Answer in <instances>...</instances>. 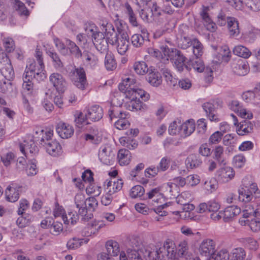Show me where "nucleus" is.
<instances>
[{"label":"nucleus","instance_id":"nucleus-53","mask_svg":"<svg viewBox=\"0 0 260 260\" xmlns=\"http://www.w3.org/2000/svg\"><path fill=\"white\" fill-rule=\"evenodd\" d=\"M223 133L216 131L212 134L209 139V144L211 145L218 144L221 140Z\"/></svg>","mask_w":260,"mask_h":260},{"label":"nucleus","instance_id":"nucleus-48","mask_svg":"<svg viewBox=\"0 0 260 260\" xmlns=\"http://www.w3.org/2000/svg\"><path fill=\"white\" fill-rule=\"evenodd\" d=\"M15 158V154L11 152L3 155L0 157V159L6 167L9 166L12 162L14 161Z\"/></svg>","mask_w":260,"mask_h":260},{"label":"nucleus","instance_id":"nucleus-31","mask_svg":"<svg viewBox=\"0 0 260 260\" xmlns=\"http://www.w3.org/2000/svg\"><path fill=\"white\" fill-rule=\"evenodd\" d=\"M148 81L152 86L157 87L161 83V77L158 72L151 71L148 74Z\"/></svg>","mask_w":260,"mask_h":260},{"label":"nucleus","instance_id":"nucleus-23","mask_svg":"<svg viewBox=\"0 0 260 260\" xmlns=\"http://www.w3.org/2000/svg\"><path fill=\"white\" fill-rule=\"evenodd\" d=\"M253 129V123L247 120L240 122L237 126V132L239 135L244 136L252 132Z\"/></svg>","mask_w":260,"mask_h":260},{"label":"nucleus","instance_id":"nucleus-11","mask_svg":"<svg viewBox=\"0 0 260 260\" xmlns=\"http://www.w3.org/2000/svg\"><path fill=\"white\" fill-rule=\"evenodd\" d=\"M99 157L103 164L107 165H112L114 154L111 146L108 144L102 146L99 150Z\"/></svg>","mask_w":260,"mask_h":260},{"label":"nucleus","instance_id":"nucleus-24","mask_svg":"<svg viewBox=\"0 0 260 260\" xmlns=\"http://www.w3.org/2000/svg\"><path fill=\"white\" fill-rule=\"evenodd\" d=\"M35 138L39 143L43 146V144L46 143L47 141L52 140L51 137L53 136V131H44L43 129H38L35 132Z\"/></svg>","mask_w":260,"mask_h":260},{"label":"nucleus","instance_id":"nucleus-49","mask_svg":"<svg viewBox=\"0 0 260 260\" xmlns=\"http://www.w3.org/2000/svg\"><path fill=\"white\" fill-rule=\"evenodd\" d=\"M191 66L193 70L199 73L205 70V65L203 61L199 58H196L192 61Z\"/></svg>","mask_w":260,"mask_h":260},{"label":"nucleus","instance_id":"nucleus-54","mask_svg":"<svg viewBox=\"0 0 260 260\" xmlns=\"http://www.w3.org/2000/svg\"><path fill=\"white\" fill-rule=\"evenodd\" d=\"M192 199L191 193L189 191L182 192L179 197V201L181 202V204L186 205Z\"/></svg>","mask_w":260,"mask_h":260},{"label":"nucleus","instance_id":"nucleus-36","mask_svg":"<svg viewBox=\"0 0 260 260\" xmlns=\"http://www.w3.org/2000/svg\"><path fill=\"white\" fill-rule=\"evenodd\" d=\"M207 260H230V258L228 250L223 249L216 253H214Z\"/></svg>","mask_w":260,"mask_h":260},{"label":"nucleus","instance_id":"nucleus-47","mask_svg":"<svg viewBox=\"0 0 260 260\" xmlns=\"http://www.w3.org/2000/svg\"><path fill=\"white\" fill-rule=\"evenodd\" d=\"M87 117L88 116L86 114L84 115L83 113H80L75 119L76 125L79 128H82L84 125L88 124L89 122L87 120Z\"/></svg>","mask_w":260,"mask_h":260},{"label":"nucleus","instance_id":"nucleus-39","mask_svg":"<svg viewBox=\"0 0 260 260\" xmlns=\"http://www.w3.org/2000/svg\"><path fill=\"white\" fill-rule=\"evenodd\" d=\"M169 133L171 135L180 134L181 136V123L180 121H174L169 127Z\"/></svg>","mask_w":260,"mask_h":260},{"label":"nucleus","instance_id":"nucleus-30","mask_svg":"<svg viewBox=\"0 0 260 260\" xmlns=\"http://www.w3.org/2000/svg\"><path fill=\"white\" fill-rule=\"evenodd\" d=\"M12 3L14 5V9L21 16L27 17L29 15L28 10L22 2L19 0H12Z\"/></svg>","mask_w":260,"mask_h":260},{"label":"nucleus","instance_id":"nucleus-55","mask_svg":"<svg viewBox=\"0 0 260 260\" xmlns=\"http://www.w3.org/2000/svg\"><path fill=\"white\" fill-rule=\"evenodd\" d=\"M3 44L6 51L7 52H12L15 49L14 40L11 38H5L3 39Z\"/></svg>","mask_w":260,"mask_h":260},{"label":"nucleus","instance_id":"nucleus-61","mask_svg":"<svg viewBox=\"0 0 260 260\" xmlns=\"http://www.w3.org/2000/svg\"><path fill=\"white\" fill-rule=\"evenodd\" d=\"M105 66L108 71H113L114 67V56L111 53H107L105 57Z\"/></svg>","mask_w":260,"mask_h":260},{"label":"nucleus","instance_id":"nucleus-63","mask_svg":"<svg viewBox=\"0 0 260 260\" xmlns=\"http://www.w3.org/2000/svg\"><path fill=\"white\" fill-rule=\"evenodd\" d=\"M220 53L222 56L221 61L228 62L231 57V53L229 47L226 46L222 47Z\"/></svg>","mask_w":260,"mask_h":260},{"label":"nucleus","instance_id":"nucleus-56","mask_svg":"<svg viewBox=\"0 0 260 260\" xmlns=\"http://www.w3.org/2000/svg\"><path fill=\"white\" fill-rule=\"evenodd\" d=\"M75 204L77 208L80 210V209L83 208L86 199L84 195L82 193H78L75 197Z\"/></svg>","mask_w":260,"mask_h":260},{"label":"nucleus","instance_id":"nucleus-17","mask_svg":"<svg viewBox=\"0 0 260 260\" xmlns=\"http://www.w3.org/2000/svg\"><path fill=\"white\" fill-rule=\"evenodd\" d=\"M160 49L162 53L161 55V59L164 62L168 61L169 59L173 60L180 52L178 49L170 48L167 46H162Z\"/></svg>","mask_w":260,"mask_h":260},{"label":"nucleus","instance_id":"nucleus-10","mask_svg":"<svg viewBox=\"0 0 260 260\" xmlns=\"http://www.w3.org/2000/svg\"><path fill=\"white\" fill-rule=\"evenodd\" d=\"M49 80L59 93H62L66 90L67 83L61 75L52 73L49 77Z\"/></svg>","mask_w":260,"mask_h":260},{"label":"nucleus","instance_id":"nucleus-26","mask_svg":"<svg viewBox=\"0 0 260 260\" xmlns=\"http://www.w3.org/2000/svg\"><path fill=\"white\" fill-rule=\"evenodd\" d=\"M195 122L193 119H189L184 123H181V136H190L195 130Z\"/></svg>","mask_w":260,"mask_h":260},{"label":"nucleus","instance_id":"nucleus-34","mask_svg":"<svg viewBox=\"0 0 260 260\" xmlns=\"http://www.w3.org/2000/svg\"><path fill=\"white\" fill-rule=\"evenodd\" d=\"M135 72L140 75H144L148 72L147 64L144 61H137L133 65Z\"/></svg>","mask_w":260,"mask_h":260},{"label":"nucleus","instance_id":"nucleus-59","mask_svg":"<svg viewBox=\"0 0 260 260\" xmlns=\"http://www.w3.org/2000/svg\"><path fill=\"white\" fill-rule=\"evenodd\" d=\"M82 239L73 238L68 241L67 246L69 249H74L81 246Z\"/></svg>","mask_w":260,"mask_h":260},{"label":"nucleus","instance_id":"nucleus-8","mask_svg":"<svg viewBox=\"0 0 260 260\" xmlns=\"http://www.w3.org/2000/svg\"><path fill=\"white\" fill-rule=\"evenodd\" d=\"M0 72L4 77L9 80H11L14 75L10 59L4 52L0 53Z\"/></svg>","mask_w":260,"mask_h":260},{"label":"nucleus","instance_id":"nucleus-46","mask_svg":"<svg viewBox=\"0 0 260 260\" xmlns=\"http://www.w3.org/2000/svg\"><path fill=\"white\" fill-rule=\"evenodd\" d=\"M214 157L220 164H222L224 160L222 159L224 154V148L222 146H216L214 150Z\"/></svg>","mask_w":260,"mask_h":260},{"label":"nucleus","instance_id":"nucleus-35","mask_svg":"<svg viewBox=\"0 0 260 260\" xmlns=\"http://www.w3.org/2000/svg\"><path fill=\"white\" fill-rule=\"evenodd\" d=\"M161 71L166 81L170 86H174L177 84L178 80L173 77L169 69L168 68H162Z\"/></svg>","mask_w":260,"mask_h":260},{"label":"nucleus","instance_id":"nucleus-44","mask_svg":"<svg viewBox=\"0 0 260 260\" xmlns=\"http://www.w3.org/2000/svg\"><path fill=\"white\" fill-rule=\"evenodd\" d=\"M153 13V17H159L161 15L162 12H165L169 14L173 13V11L170 9L166 8L165 10H161L159 7L157 5L156 3H153L152 6L150 9Z\"/></svg>","mask_w":260,"mask_h":260},{"label":"nucleus","instance_id":"nucleus-51","mask_svg":"<svg viewBox=\"0 0 260 260\" xmlns=\"http://www.w3.org/2000/svg\"><path fill=\"white\" fill-rule=\"evenodd\" d=\"M243 243L251 250H256L258 248V245L257 241L253 238L247 237L243 239Z\"/></svg>","mask_w":260,"mask_h":260},{"label":"nucleus","instance_id":"nucleus-42","mask_svg":"<svg viewBox=\"0 0 260 260\" xmlns=\"http://www.w3.org/2000/svg\"><path fill=\"white\" fill-rule=\"evenodd\" d=\"M243 4L244 7L246 6L252 11L257 12L260 10V0H245L244 4Z\"/></svg>","mask_w":260,"mask_h":260},{"label":"nucleus","instance_id":"nucleus-9","mask_svg":"<svg viewBox=\"0 0 260 260\" xmlns=\"http://www.w3.org/2000/svg\"><path fill=\"white\" fill-rule=\"evenodd\" d=\"M210 8L209 6H202L200 15L207 29L211 32L215 31L217 29L216 24L212 21L209 12Z\"/></svg>","mask_w":260,"mask_h":260},{"label":"nucleus","instance_id":"nucleus-7","mask_svg":"<svg viewBox=\"0 0 260 260\" xmlns=\"http://www.w3.org/2000/svg\"><path fill=\"white\" fill-rule=\"evenodd\" d=\"M71 78L75 86L79 89L84 90L87 85L86 74L82 67L75 68L71 72Z\"/></svg>","mask_w":260,"mask_h":260},{"label":"nucleus","instance_id":"nucleus-3","mask_svg":"<svg viewBox=\"0 0 260 260\" xmlns=\"http://www.w3.org/2000/svg\"><path fill=\"white\" fill-rule=\"evenodd\" d=\"M115 26L116 28V31L115 30L116 38L115 45L118 53L122 55L127 50L129 43L126 25L122 20L118 18L115 20Z\"/></svg>","mask_w":260,"mask_h":260},{"label":"nucleus","instance_id":"nucleus-40","mask_svg":"<svg viewBox=\"0 0 260 260\" xmlns=\"http://www.w3.org/2000/svg\"><path fill=\"white\" fill-rule=\"evenodd\" d=\"M174 66L175 68L179 71L182 72L185 67L184 62L185 61V57L183 54L180 52L179 54L174 58Z\"/></svg>","mask_w":260,"mask_h":260},{"label":"nucleus","instance_id":"nucleus-16","mask_svg":"<svg viewBox=\"0 0 260 260\" xmlns=\"http://www.w3.org/2000/svg\"><path fill=\"white\" fill-rule=\"evenodd\" d=\"M87 35L91 36L92 41L95 46H98L99 45H103L105 43L104 35L100 31H97V29L95 27H87L85 29Z\"/></svg>","mask_w":260,"mask_h":260},{"label":"nucleus","instance_id":"nucleus-13","mask_svg":"<svg viewBox=\"0 0 260 260\" xmlns=\"http://www.w3.org/2000/svg\"><path fill=\"white\" fill-rule=\"evenodd\" d=\"M215 242L209 239L203 240L200 244L199 251L200 254L205 256H212L215 251Z\"/></svg>","mask_w":260,"mask_h":260},{"label":"nucleus","instance_id":"nucleus-43","mask_svg":"<svg viewBox=\"0 0 260 260\" xmlns=\"http://www.w3.org/2000/svg\"><path fill=\"white\" fill-rule=\"evenodd\" d=\"M145 189L141 185H136L132 188L129 195L132 198H140L143 196Z\"/></svg>","mask_w":260,"mask_h":260},{"label":"nucleus","instance_id":"nucleus-37","mask_svg":"<svg viewBox=\"0 0 260 260\" xmlns=\"http://www.w3.org/2000/svg\"><path fill=\"white\" fill-rule=\"evenodd\" d=\"M48 55L51 58L54 68L57 70H60L63 69V64L61 61L58 55L54 52L49 51Z\"/></svg>","mask_w":260,"mask_h":260},{"label":"nucleus","instance_id":"nucleus-21","mask_svg":"<svg viewBox=\"0 0 260 260\" xmlns=\"http://www.w3.org/2000/svg\"><path fill=\"white\" fill-rule=\"evenodd\" d=\"M86 114L91 120L94 121H99L103 116V110L99 105H95L88 109L87 114Z\"/></svg>","mask_w":260,"mask_h":260},{"label":"nucleus","instance_id":"nucleus-1","mask_svg":"<svg viewBox=\"0 0 260 260\" xmlns=\"http://www.w3.org/2000/svg\"><path fill=\"white\" fill-rule=\"evenodd\" d=\"M37 63L32 61L26 66L24 75L28 77H32L37 81H41L46 78L45 66L42 57V52L38 49H36V55Z\"/></svg>","mask_w":260,"mask_h":260},{"label":"nucleus","instance_id":"nucleus-33","mask_svg":"<svg viewBox=\"0 0 260 260\" xmlns=\"http://www.w3.org/2000/svg\"><path fill=\"white\" fill-rule=\"evenodd\" d=\"M202 163V160L195 155H190L186 160L187 167L194 169L199 167Z\"/></svg>","mask_w":260,"mask_h":260},{"label":"nucleus","instance_id":"nucleus-22","mask_svg":"<svg viewBox=\"0 0 260 260\" xmlns=\"http://www.w3.org/2000/svg\"><path fill=\"white\" fill-rule=\"evenodd\" d=\"M233 72L237 75L244 76L248 72V64L242 59H239L233 64Z\"/></svg>","mask_w":260,"mask_h":260},{"label":"nucleus","instance_id":"nucleus-5","mask_svg":"<svg viewBox=\"0 0 260 260\" xmlns=\"http://www.w3.org/2000/svg\"><path fill=\"white\" fill-rule=\"evenodd\" d=\"M239 200L244 203L250 202L252 199L260 198V190L256 183H252L249 186H245L239 189Z\"/></svg>","mask_w":260,"mask_h":260},{"label":"nucleus","instance_id":"nucleus-6","mask_svg":"<svg viewBox=\"0 0 260 260\" xmlns=\"http://www.w3.org/2000/svg\"><path fill=\"white\" fill-rule=\"evenodd\" d=\"M98 205V202L94 197L86 199L83 208L78 210V215L82 217V220L87 221L93 217L92 212Z\"/></svg>","mask_w":260,"mask_h":260},{"label":"nucleus","instance_id":"nucleus-18","mask_svg":"<svg viewBox=\"0 0 260 260\" xmlns=\"http://www.w3.org/2000/svg\"><path fill=\"white\" fill-rule=\"evenodd\" d=\"M230 106L231 109L241 117L249 119L252 118L253 116L252 113L241 106L239 102L237 101H232Z\"/></svg>","mask_w":260,"mask_h":260},{"label":"nucleus","instance_id":"nucleus-25","mask_svg":"<svg viewBox=\"0 0 260 260\" xmlns=\"http://www.w3.org/2000/svg\"><path fill=\"white\" fill-rule=\"evenodd\" d=\"M230 260H251L252 256L246 255L245 250L242 247H238L232 250Z\"/></svg>","mask_w":260,"mask_h":260},{"label":"nucleus","instance_id":"nucleus-58","mask_svg":"<svg viewBox=\"0 0 260 260\" xmlns=\"http://www.w3.org/2000/svg\"><path fill=\"white\" fill-rule=\"evenodd\" d=\"M27 169H25L26 173L28 176H34L37 174L38 170L36 166V160L32 159L30 160V162L27 165Z\"/></svg>","mask_w":260,"mask_h":260},{"label":"nucleus","instance_id":"nucleus-50","mask_svg":"<svg viewBox=\"0 0 260 260\" xmlns=\"http://www.w3.org/2000/svg\"><path fill=\"white\" fill-rule=\"evenodd\" d=\"M246 159L242 154L235 155L233 158V164L236 168H242L245 164Z\"/></svg>","mask_w":260,"mask_h":260},{"label":"nucleus","instance_id":"nucleus-29","mask_svg":"<svg viewBox=\"0 0 260 260\" xmlns=\"http://www.w3.org/2000/svg\"><path fill=\"white\" fill-rule=\"evenodd\" d=\"M131 153L125 149H121L119 150L117 154V159L120 165H126L129 164L131 160Z\"/></svg>","mask_w":260,"mask_h":260},{"label":"nucleus","instance_id":"nucleus-52","mask_svg":"<svg viewBox=\"0 0 260 260\" xmlns=\"http://www.w3.org/2000/svg\"><path fill=\"white\" fill-rule=\"evenodd\" d=\"M145 39H147L138 33L133 35L131 38L132 44L136 47L141 46Z\"/></svg>","mask_w":260,"mask_h":260},{"label":"nucleus","instance_id":"nucleus-20","mask_svg":"<svg viewBox=\"0 0 260 260\" xmlns=\"http://www.w3.org/2000/svg\"><path fill=\"white\" fill-rule=\"evenodd\" d=\"M241 212V209L237 206H230L222 211L223 220L224 222H229Z\"/></svg>","mask_w":260,"mask_h":260},{"label":"nucleus","instance_id":"nucleus-28","mask_svg":"<svg viewBox=\"0 0 260 260\" xmlns=\"http://www.w3.org/2000/svg\"><path fill=\"white\" fill-rule=\"evenodd\" d=\"M19 194L18 189L12 186L8 187L5 191L7 200L11 202L17 201L19 198Z\"/></svg>","mask_w":260,"mask_h":260},{"label":"nucleus","instance_id":"nucleus-45","mask_svg":"<svg viewBox=\"0 0 260 260\" xmlns=\"http://www.w3.org/2000/svg\"><path fill=\"white\" fill-rule=\"evenodd\" d=\"M140 16L146 22H151L154 20L153 13L150 9H142L140 12Z\"/></svg>","mask_w":260,"mask_h":260},{"label":"nucleus","instance_id":"nucleus-14","mask_svg":"<svg viewBox=\"0 0 260 260\" xmlns=\"http://www.w3.org/2000/svg\"><path fill=\"white\" fill-rule=\"evenodd\" d=\"M43 147L50 155L53 156L59 155L61 152V147L55 140L47 141L46 143L43 144Z\"/></svg>","mask_w":260,"mask_h":260},{"label":"nucleus","instance_id":"nucleus-57","mask_svg":"<svg viewBox=\"0 0 260 260\" xmlns=\"http://www.w3.org/2000/svg\"><path fill=\"white\" fill-rule=\"evenodd\" d=\"M231 18L226 16L222 11H220L217 15L216 23L220 26H224L226 23L228 24V21Z\"/></svg>","mask_w":260,"mask_h":260},{"label":"nucleus","instance_id":"nucleus-2","mask_svg":"<svg viewBox=\"0 0 260 260\" xmlns=\"http://www.w3.org/2000/svg\"><path fill=\"white\" fill-rule=\"evenodd\" d=\"M150 98L149 93L142 89L136 90H130L126 93V99L129 100L126 102L125 106L130 111H139L146 108L145 104L140 100L147 101Z\"/></svg>","mask_w":260,"mask_h":260},{"label":"nucleus","instance_id":"nucleus-4","mask_svg":"<svg viewBox=\"0 0 260 260\" xmlns=\"http://www.w3.org/2000/svg\"><path fill=\"white\" fill-rule=\"evenodd\" d=\"M176 246L174 241L171 239H166L155 252L156 257L159 260H169L176 255Z\"/></svg>","mask_w":260,"mask_h":260},{"label":"nucleus","instance_id":"nucleus-15","mask_svg":"<svg viewBox=\"0 0 260 260\" xmlns=\"http://www.w3.org/2000/svg\"><path fill=\"white\" fill-rule=\"evenodd\" d=\"M56 131L59 136L63 139L71 137L74 133L73 127L62 122H59L57 124Z\"/></svg>","mask_w":260,"mask_h":260},{"label":"nucleus","instance_id":"nucleus-32","mask_svg":"<svg viewBox=\"0 0 260 260\" xmlns=\"http://www.w3.org/2000/svg\"><path fill=\"white\" fill-rule=\"evenodd\" d=\"M233 51L235 55L244 58H248L251 54V52L250 50L247 48L242 45H237L235 46Z\"/></svg>","mask_w":260,"mask_h":260},{"label":"nucleus","instance_id":"nucleus-64","mask_svg":"<svg viewBox=\"0 0 260 260\" xmlns=\"http://www.w3.org/2000/svg\"><path fill=\"white\" fill-rule=\"evenodd\" d=\"M34 78L31 77H28L26 75H24L23 77V83L22 84V87L24 90L30 91L32 89L33 83L32 82V80Z\"/></svg>","mask_w":260,"mask_h":260},{"label":"nucleus","instance_id":"nucleus-60","mask_svg":"<svg viewBox=\"0 0 260 260\" xmlns=\"http://www.w3.org/2000/svg\"><path fill=\"white\" fill-rule=\"evenodd\" d=\"M113 190H109L108 191H106V194L102 198V203L105 206H108L110 204L113 199Z\"/></svg>","mask_w":260,"mask_h":260},{"label":"nucleus","instance_id":"nucleus-19","mask_svg":"<svg viewBox=\"0 0 260 260\" xmlns=\"http://www.w3.org/2000/svg\"><path fill=\"white\" fill-rule=\"evenodd\" d=\"M114 242L113 240L108 241L105 244L106 252H101L98 254V260H113L114 256Z\"/></svg>","mask_w":260,"mask_h":260},{"label":"nucleus","instance_id":"nucleus-38","mask_svg":"<svg viewBox=\"0 0 260 260\" xmlns=\"http://www.w3.org/2000/svg\"><path fill=\"white\" fill-rule=\"evenodd\" d=\"M34 220V217L29 214H25L18 218L16 223L20 228H23L29 225Z\"/></svg>","mask_w":260,"mask_h":260},{"label":"nucleus","instance_id":"nucleus-27","mask_svg":"<svg viewBox=\"0 0 260 260\" xmlns=\"http://www.w3.org/2000/svg\"><path fill=\"white\" fill-rule=\"evenodd\" d=\"M228 27L231 37H236L240 34L239 23L237 19L234 18H231L228 21Z\"/></svg>","mask_w":260,"mask_h":260},{"label":"nucleus","instance_id":"nucleus-12","mask_svg":"<svg viewBox=\"0 0 260 260\" xmlns=\"http://www.w3.org/2000/svg\"><path fill=\"white\" fill-rule=\"evenodd\" d=\"M235 173L230 167H225L218 169L216 173L217 179L223 183L228 182L234 178Z\"/></svg>","mask_w":260,"mask_h":260},{"label":"nucleus","instance_id":"nucleus-41","mask_svg":"<svg viewBox=\"0 0 260 260\" xmlns=\"http://www.w3.org/2000/svg\"><path fill=\"white\" fill-rule=\"evenodd\" d=\"M188 250V242L185 240H181L178 243L176 248L179 256H184L187 254Z\"/></svg>","mask_w":260,"mask_h":260},{"label":"nucleus","instance_id":"nucleus-62","mask_svg":"<svg viewBox=\"0 0 260 260\" xmlns=\"http://www.w3.org/2000/svg\"><path fill=\"white\" fill-rule=\"evenodd\" d=\"M217 183L215 180H211L206 181L204 183V188L209 193H212L216 190L217 188Z\"/></svg>","mask_w":260,"mask_h":260}]
</instances>
